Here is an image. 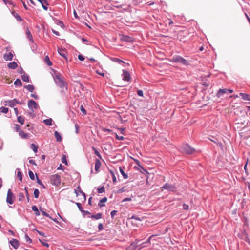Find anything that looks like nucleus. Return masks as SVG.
Masks as SVG:
<instances>
[{"instance_id":"45","label":"nucleus","mask_w":250,"mask_h":250,"mask_svg":"<svg viewBox=\"0 0 250 250\" xmlns=\"http://www.w3.org/2000/svg\"><path fill=\"white\" fill-rule=\"evenodd\" d=\"M110 174H111L112 178V181H113V183L114 184L116 183L117 179H116V177L115 176V173H114L113 172H112V171L110 170Z\"/></svg>"},{"instance_id":"16","label":"nucleus","mask_w":250,"mask_h":250,"mask_svg":"<svg viewBox=\"0 0 250 250\" xmlns=\"http://www.w3.org/2000/svg\"><path fill=\"white\" fill-rule=\"evenodd\" d=\"M26 35L27 38L32 42V44H34V41L33 39L32 35L30 32V31L29 30V29L27 28L26 31Z\"/></svg>"},{"instance_id":"44","label":"nucleus","mask_w":250,"mask_h":250,"mask_svg":"<svg viewBox=\"0 0 250 250\" xmlns=\"http://www.w3.org/2000/svg\"><path fill=\"white\" fill-rule=\"evenodd\" d=\"M0 111L1 113L6 114V113H8V108L7 107L2 106L0 108Z\"/></svg>"},{"instance_id":"37","label":"nucleus","mask_w":250,"mask_h":250,"mask_svg":"<svg viewBox=\"0 0 250 250\" xmlns=\"http://www.w3.org/2000/svg\"><path fill=\"white\" fill-rule=\"evenodd\" d=\"M14 84L15 85L17 86H22V83L20 79H17L15 81L14 83Z\"/></svg>"},{"instance_id":"12","label":"nucleus","mask_w":250,"mask_h":250,"mask_svg":"<svg viewBox=\"0 0 250 250\" xmlns=\"http://www.w3.org/2000/svg\"><path fill=\"white\" fill-rule=\"evenodd\" d=\"M13 54L11 52H10L8 53H5L3 55V58L6 61H11L13 59Z\"/></svg>"},{"instance_id":"14","label":"nucleus","mask_w":250,"mask_h":250,"mask_svg":"<svg viewBox=\"0 0 250 250\" xmlns=\"http://www.w3.org/2000/svg\"><path fill=\"white\" fill-rule=\"evenodd\" d=\"M122 40L124 41H125L129 42H134V38L132 37H130L127 35L123 36Z\"/></svg>"},{"instance_id":"39","label":"nucleus","mask_w":250,"mask_h":250,"mask_svg":"<svg viewBox=\"0 0 250 250\" xmlns=\"http://www.w3.org/2000/svg\"><path fill=\"white\" fill-rule=\"evenodd\" d=\"M44 61H45V62L46 63V64L48 66H51L52 65V63L50 61V60L49 59V58L48 57V56H45V59H44Z\"/></svg>"},{"instance_id":"13","label":"nucleus","mask_w":250,"mask_h":250,"mask_svg":"<svg viewBox=\"0 0 250 250\" xmlns=\"http://www.w3.org/2000/svg\"><path fill=\"white\" fill-rule=\"evenodd\" d=\"M10 243L14 249H18L19 247V242L17 239H12Z\"/></svg>"},{"instance_id":"19","label":"nucleus","mask_w":250,"mask_h":250,"mask_svg":"<svg viewBox=\"0 0 250 250\" xmlns=\"http://www.w3.org/2000/svg\"><path fill=\"white\" fill-rule=\"evenodd\" d=\"M19 134L22 139H27L29 136V134L26 133L22 130H20Z\"/></svg>"},{"instance_id":"11","label":"nucleus","mask_w":250,"mask_h":250,"mask_svg":"<svg viewBox=\"0 0 250 250\" xmlns=\"http://www.w3.org/2000/svg\"><path fill=\"white\" fill-rule=\"evenodd\" d=\"M122 79L124 81L128 82L130 80V76L129 73L125 70H123Z\"/></svg>"},{"instance_id":"15","label":"nucleus","mask_w":250,"mask_h":250,"mask_svg":"<svg viewBox=\"0 0 250 250\" xmlns=\"http://www.w3.org/2000/svg\"><path fill=\"white\" fill-rule=\"evenodd\" d=\"M58 53L62 57L64 58L66 60H67L66 54L67 51L65 49H58Z\"/></svg>"},{"instance_id":"18","label":"nucleus","mask_w":250,"mask_h":250,"mask_svg":"<svg viewBox=\"0 0 250 250\" xmlns=\"http://www.w3.org/2000/svg\"><path fill=\"white\" fill-rule=\"evenodd\" d=\"M110 61H112L114 63H117L118 64L125 63V62L115 57H110Z\"/></svg>"},{"instance_id":"38","label":"nucleus","mask_w":250,"mask_h":250,"mask_svg":"<svg viewBox=\"0 0 250 250\" xmlns=\"http://www.w3.org/2000/svg\"><path fill=\"white\" fill-rule=\"evenodd\" d=\"M75 192L77 196L79 195V193H81L83 196L84 200H86L85 194L81 189H80L79 192L76 190H75Z\"/></svg>"},{"instance_id":"27","label":"nucleus","mask_w":250,"mask_h":250,"mask_svg":"<svg viewBox=\"0 0 250 250\" xmlns=\"http://www.w3.org/2000/svg\"><path fill=\"white\" fill-rule=\"evenodd\" d=\"M9 106L11 107H14L16 104H19L20 103L16 99H13L12 101H10L9 102Z\"/></svg>"},{"instance_id":"64","label":"nucleus","mask_w":250,"mask_h":250,"mask_svg":"<svg viewBox=\"0 0 250 250\" xmlns=\"http://www.w3.org/2000/svg\"><path fill=\"white\" fill-rule=\"evenodd\" d=\"M78 59L81 61H83L84 60V57L82 55H78Z\"/></svg>"},{"instance_id":"58","label":"nucleus","mask_w":250,"mask_h":250,"mask_svg":"<svg viewBox=\"0 0 250 250\" xmlns=\"http://www.w3.org/2000/svg\"><path fill=\"white\" fill-rule=\"evenodd\" d=\"M57 24L60 26L61 27L63 28L64 27V25L63 22L62 21H58Z\"/></svg>"},{"instance_id":"17","label":"nucleus","mask_w":250,"mask_h":250,"mask_svg":"<svg viewBox=\"0 0 250 250\" xmlns=\"http://www.w3.org/2000/svg\"><path fill=\"white\" fill-rule=\"evenodd\" d=\"M227 93H228L227 89H220L216 93V96L219 98L222 96L224 94Z\"/></svg>"},{"instance_id":"36","label":"nucleus","mask_w":250,"mask_h":250,"mask_svg":"<svg viewBox=\"0 0 250 250\" xmlns=\"http://www.w3.org/2000/svg\"><path fill=\"white\" fill-rule=\"evenodd\" d=\"M30 148H31V149H32L33 150V151L35 153H36L38 151V146L34 144H32L30 145Z\"/></svg>"},{"instance_id":"47","label":"nucleus","mask_w":250,"mask_h":250,"mask_svg":"<svg viewBox=\"0 0 250 250\" xmlns=\"http://www.w3.org/2000/svg\"><path fill=\"white\" fill-rule=\"evenodd\" d=\"M40 194L39 190L38 189H35L34 191V195L35 198H38L39 197Z\"/></svg>"},{"instance_id":"34","label":"nucleus","mask_w":250,"mask_h":250,"mask_svg":"<svg viewBox=\"0 0 250 250\" xmlns=\"http://www.w3.org/2000/svg\"><path fill=\"white\" fill-rule=\"evenodd\" d=\"M101 217H102V214L100 213H97L96 214H95V215H92L91 216V218L95 219L96 220H98V219L101 218Z\"/></svg>"},{"instance_id":"62","label":"nucleus","mask_w":250,"mask_h":250,"mask_svg":"<svg viewBox=\"0 0 250 250\" xmlns=\"http://www.w3.org/2000/svg\"><path fill=\"white\" fill-rule=\"evenodd\" d=\"M137 94L141 97L143 96V92L142 90H137Z\"/></svg>"},{"instance_id":"9","label":"nucleus","mask_w":250,"mask_h":250,"mask_svg":"<svg viewBox=\"0 0 250 250\" xmlns=\"http://www.w3.org/2000/svg\"><path fill=\"white\" fill-rule=\"evenodd\" d=\"M28 106L30 109H31L33 111V109H37L38 107V105L36 102L33 100H30L28 102Z\"/></svg>"},{"instance_id":"3","label":"nucleus","mask_w":250,"mask_h":250,"mask_svg":"<svg viewBox=\"0 0 250 250\" xmlns=\"http://www.w3.org/2000/svg\"><path fill=\"white\" fill-rule=\"evenodd\" d=\"M181 148L183 152L187 154H191L195 151V149L187 144H183Z\"/></svg>"},{"instance_id":"60","label":"nucleus","mask_w":250,"mask_h":250,"mask_svg":"<svg viewBox=\"0 0 250 250\" xmlns=\"http://www.w3.org/2000/svg\"><path fill=\"white\" fill-rule=\"evenodd\" d=\"M81 111L85 115L86 114V111L85 109L84 108L83 106L82 105L80 108Z\"/></svg>"},{"instance_id":"4","label":"nucleus","mask_w":250,"mask_h":250,"mask_svg":"<svg viewBox=\"0 0 250 250\" xmlns=\"http://www.w3.org/2000/svg\"><path fill=\"white\" fill-rule=\"evenodd\" d=\"M161 188L167 190L169 192H175L176 191V187L174 184L165 183Z\"/></svg>"},{"instance_id":"24","label":"nucleus","mask_w":250,"mask_h":250,"mask_svg":"<svg viewBox=\"0 0 250 250\" xmlns=\"http://www.w3.org/2000/svg\"><path fill=\"white\" fill-rule=\"evenodd\" d=\"M239 95L240 96H241L242 98L244 100L250 101V99H249V98L250 97V95H249L248 94H246V93H239Z\"/></svg>"},{"instance_id":"32","label":"nucleus","mask_w":250,"mask_h":250,"mask_svg":"<svg viewBox=\"0 0 250 250\" xmlns=\"http://www.w3.org/2000/svg\"><path fill=\"white\" fill-rule=\"evenodd\" d=\"M25 88H26L27 90H28L29 91L32 92L34 90V86L32 85H25L24 87Z\"/></svg>"},{"instance_id":"63","label":"nucleus","mask_w":250,"mask_h":250,"mask_svg":"<svg viewBox=\"0 0 250 250\" xmlns=\"http://www.w3.org/2000/svg\"><path fill=\"white\" fill-rule=\"evenodd\" d=\"M131 200H132V199L131 197L125 198L124 199H123L122 202H125L126 201H131Z\"/></svg>"},{"instance_id":"49","label":"nucleus","mask_w":250,"mask_h":250,"mask_svg":"<svg viewBox=\"0 0 250 250\" xmlns=\"http://www.w3.org/2000/svg\"><path fill=\"white\" fill-rule=\"evenodd\" d=\"M28 174H29V176L31 180H34L35 179V176H34V174L33 172L31 170H29Z\"/></svg>"},{"instance_id":"31","label":"nucleus","mask_w":250,"mask_h":250,"mask_svg":"<svg viewBox=\"0 0 250 250\" xmlns=\"http://www.w3.org/2000/svg\"><path fill=\"white\" fill-rule=\"evenodd\" d=\"M21 78L24 82H28L29 81V76L25 73L21 75Z\"/></svg>"},{"instance_id":"52","label":"nucleus","mask_w":250,"mask_h":250,"mask_svg":"<svg viewBox=\"0 0 250 250\" xmlns=\"http://www.w3.org/2000/svg\"><path fill=\"white\" fill-rule=\"evenodd\" d=\"M24 190H25V191L26 196V198H27V201L29 202V193L28 192L27 187H25Z\"/></svg>"},{"instance_id":"20","label":"nucleus","mask_w":250,"mask_h":250,"mask_svg":"<svg viewBox=\"0 0 250 250\" xmlns=\"http://www.w3.org/2000/svg\"><path fill=\"white\" fill-rule=\"evenodd\" d=\"M7 67L9 69H15L18 67V64L15 62H12L8 64Z\"/></svg>"},{"instance_id":"54","label":"nucleus","mask_w":250,"mask_h":250,"mask_svg":"<svg viewBox=\"0 0 250 250\" xmlns=\"http://www.w3.org/2000/svg\"><path fill=\"white\" fill-rule=\"evenodd\" d=\"M40 210H41V213L42 215L50 218V215L47 213H46L45 211L42 210L41 209H40Z\"/></svg>"},{"instance_id":"2","label":"nucleus","mask_w":250,"mask_h":250,"mask_svg":"<svg viewBox=\"0 0 250 250\" xmlns=\"http://www.w3.org/2000/svg\"><path fill=\"white\" fill-rule=\"evenodd\" d=\"M169 61L172 62L179 63L186 66L189 65V63L187 60L179 55L174 56L169 60Z\"/></svg>"},{"instance_id":"46","label":"nucleus","mask_w":250,"mask_h":250,"mask_svg":"<svg viewBox=\"0 0 250 250\" xmlns=\"http://www.w3.org/2000/svg\"><path fill=\"white\" fill-rule=\"evenodd\" d=\"M97 190L99 193H102L105 191V188L104 186H102L98 188Z\"/></svg>"},{"instance_id":"5","label":"nucleus","mask_w":250,"mask_h":250,"mask_svg":"<svg viewBox=\"0 0 250 250\" xmlns=\"http://www.w3.org/2000/svg\"><path fill=\"white\" fill-rule=\"evenodd\" d=\"M51 183L56 186L60 185L61 183L60 176L57 174H54L50 177Z\"/></svg>"},{"instance_id":"8","label":"nucleus","mask_w":250,"mask_h":250,"mask_svg":"<svg viewBox=\"0 0 250 250\" xmlns=\"http://www.w3.org/2000/svg\"><path fill=\"white\" fill-rule=\"evenodd\" d=\"M13 193L12 192L11 190L9 189L7 191V197H6V202L9 204H13L14 203V201L13 200Z\"/></svg>"},{"instance_id":"42","label":"nucleus","mask_w":250,"mask_h":250,"mask_svg":"<svg viewBox=\"0 0 250 250\" xmlns=\"http://www.w3.org/2000/svg\"><path fill=\"white\" fill-rule=\"evenodd\" d=\"M112 134L114 135L116 139L119 140H123L124 139V137L123 136H119L116 133L112 132Z\"/></svg>"},{"instance_id":"43","label":"nucleus","mask_w":250,"mask_h":250,"mask_svg":"<svg viewBox=\"0 0 250 250\" xmlns=\"http://www.w3.org/2000/svg\"><path fill=\"white\" fill-rule=\"evenodd\" d=\"M18 197H19V200L20 201H23L25 199L24 195L23 193H21V192L19 193L18 194Z\"/></svg>"},{"instance_id":"40","label":"nucleus","mask_w":250,"mask_h":250,"mask_svg":"<svg viewBox=\"0 0 250 250\" xmlns=\"http://www.w3.org/2000/svg\"><path fill=\"white\" fill-rule=\"evenodd\" d=\"M32 209L35 212V214L36 216L40 215V212L38 210L37 207L35 205L32 207Z\"/></svg>"},{"instance_id":"61","label":"nucleus","mask_w":250,"mask_h":250,"mask_svg":"<svg viewBox=\"0 0 250 250\" xmlns=\"http://www.w3.org/2000/svg\"><path fill=\"white\" fill-rule=\"evenodd\" d=\"M93 149L94 150V152H95V154L98 157H99L100 158H101V155H100V154L99 153V152L98 151V150L97 149H96L95 148H93Z\"/></svg>"},{"instance_id":"21","label":"nucleus","mask_w":250,"mask_h":250,"mask_svg":"<svg viewBox=\"0 0 250 250\" xmlns=\"http://www.w3.org/2000/svg\"><path fill=\"white\" fill-rule=\"evenodd\" d=\"M41 1L42 2L40 3H41L42 8H43V9L45 10H47V9H48L47 5H49L48 2V0H42Z\"/></svg>"},{"instance_id":"10","label":"nucleus","mask_w":250,"mask_h":250,"mask_svg":"<svg viewBox=\"0 0 250 250\" xmlns=\"http://www.w3.org/2000/svg\"><path fill=\"white\" fill-rule=\"evenodd\" d=\"M110 117H116L117 118V120H115L116 121H118L121 123L122 122V119L119 112L115 111H110Z\"/></svg>"},{"instance_id":"30","label":"nucleus","mask_w":250,"mask_h":250,"mask_svg":"<svg viewBox=\"0 0 250 250\" xmlns=\"http://www.w3.org/2000/svg\"><path fill=\"white\" fill-rule=\"evenodd\" d=\"M243 239L246 242L248 243V244L250 245V239L249 237L248 234L247 233H246L245 232V231H244V238H243Z\"/></svg>"},{"instance_id":"28","label":"nucleus","mask_w":250,"mask_h":250,"mask_svg":"<svg viewBox=\"0 0 250 250\" xmlns=\"http://www.w3.org/2000/svg\"><path fill=\"white\" fill-rule=\"evenodd\" d=\"M25 118L23 116H19L17 118L18 122L21 125H23L24 123Z\"/></svg>"},{"instance_id":"57","label":"nucleus","mask_w":250,"mask_h":250,"mask_svg":"<svg viewBox=\"0 0 250 250\" xmlns=\"http://www.w3.org/2000/svg\"><path fill=\"white\" fill-rule=\"evenodd\" d=\"M25 238L26 239V241L27 242H28L29 243H32V240L29 238V237L27 234L25 235Z\"/></svg>"},{"instance_id":"35","label":"nucleus","mask_w":250,"mask_h":250,"mask_svg":"<svg viewBox=\"0 0 250 250\" xmlns=\"http://www.w3.org/2000/svg\"><path fill=\"white\" fill-rule=\"evenodd\" d=\"M40 242L42 243V244L45 247H48L49 244L46 242L47 240L44 239H39Z\"/></svg>"},{"instance_id":"51","label":"nucleus","mask_w":250,"mask_h":250,"mask_svg":"<svg viewBox=\"0 0 250 250\" xmlns=\"http://www.w3.org/2000/svg\"><path fill=\"white\" fill-rule=\"evenodd\" d=\"M129 219H134V220H138V221H142V219L138 216H136V215H132L130 218Z\"/></svg>"},{"instance_id":"48","label":"nucleus","mask_w":250,"mask_h":250,"mask_svg":"<svg viewBox=\"0 0 250 250\" xmlns=\"http://www.w3.org/2000/svg\"><path fill=\"white\" fill-rule=\"evenodd\" d=\"M62 162L66 165H68L67 161L66 160V156L65 155H63L62 158Z\"/></svg>"},{"instance_id":"22","label":"nucleus","mask_w":250,"mask_h":250,"mask_svg":"<svg viewBox=\"0 0 250 250\" xmlns=\"http://www.w3.org/2000/svg\"><path fill=\"white\" fill-rule=\"evenodd\" d=\"M124 169H125V167H119V170H120L121 174H122V175L123 176V178L125 179H126L128 177V176L127 174L125 173V172L124 171Z\"/></svg>"},{"instance_id":"1","label":"nucleus","mask_w":250,"mask_h":250,"mask_svg":"<svg viewBox=\"0 0 250 250\" xmlns=\"http://www.w3.org/2000/svg\"><path fill=\"white\" fill-rule=\"evenodd\" d=\"M54 81L56 84L62 90V92L64 89L66 90L68 89V85L67 83L63 80V77L61 74L57 71H54V74L52 75Z\"/></svg>"},{"instance_id":"50","label":"nucleus","mask_w":250,"mask_h":250,"mask_svg":"<svg viewBox=\"0 0 250 250\" xmlns=\"http://www.w3.org/2000/svg\"><path fill=\"white\" fill-rule=\"evenodd\" d=\"M126 191V190L125 189V187H124L118 189L117 191H115V192L116 193H122V192H124Z\"/></svg>"},{"instance_id":"6","label":"nucleus","mask_w":250,"mask_h":250,"mask_svg":"<svg viewBox=\"0 0 250 250\" xmlns=\"http://www.w3.org/2000/svg\"><path fill=\"white\" fill-rule=\"evenodd\" d=\"M153 237V236H150L146 241L145 242H142L141 243L140 242H138L137 243V250H141L142 249L147 246V244H150V240H151V238Z\"/></svg>"},{"instance_id":"53","label":"nucleus","mask_w":250,"mask_h":250,"mask_svg":"<svg viewBox=\"0 0 250 250\" xmlns=\"http://www.w3.org/2000/svg\"><path fill=\"white\" fill-rule=\"evenodd\" d=\"M76 205H77V206L78 207L79 209L80 210V211L81 212H82V211H83V208L82 207V205H81V204L80 203H78V202H77V203H75Z\"/></svg>"},{"instance_id":"25","label":"nucleus","mask_w":250,"mask_h":250,"mask_svg":"<svg viewBox=\"0 0 250 250\" xmlns=\"http://www.w3.org/2000/svg\"><path fill=\"white\" fill-rule=\"evenodd\" d=\"M107 198L106 197H104V198H102V199H101L100 200V201L98 203V206L100 207L104 206V203L106 202L107 201Z\"/></svg>"},{"instance_id":"26","label":"nucleus","mask_w":250,"mask_h":250,"mask_svg":"<svg viewBox=\"0 0 250 250\" xmlns=\"http://www.w3.org/2000/svg\"><path fill=\"white\" fill-rule=\"evenodd\" d=\"M101 162L98 159H96V163L95 164V169L96 171H98L101 167Z\"/></svg>"},{"instance_id":"7","label":"nucleus","mask_w":250,"mask_h":250,"mask_svg":"<svg viewBox=\"0 0 250 250\" xmlns=\"http://www.w3.org/2000/svg\"><path fill=\"white\" fill-rule=\"evenodd\" d=\"M141 240L136 239L135 241L132 242L129 246L126 248V250H137V243L140 242Z\"/></svg>"},{"instance_id":"23","label":"nucleus","mask_w":250,"mask_h":250,"mask_svg":"<svg viewBox=\"0 0 250 250\" xmlns=\"http://www.w3.org/2000/svg\"><path fill=\"white\" fill-rule=\"evenodd\" d=\"M54 136H55L57 142H60L62 141V138L61 136L60 133H59L58 131H55Z\"/></svg>"},{"instance_id":"29","label":"nucleus","mask_w":250,"mask_h":250,"mask_svg":"<svg viewBox=\"0 0 250 250\" xmlns=\"http://www.w3.org/2000/svg\"><path fill=\"white\" fill-rule=\"evenodd\" d=\"M43 122L47 125L51 126L52 125V120L51 118L45 119Z\"/></svg>"},{"instance_id":"55","label":"nucleus","mask_w":250,"mask_h":250,"mask_svg":"<svg viewBox=\"0 0 250 250\" xmlns=\"http://www.w3.org/2000/svg\"><path fill=\"white\" fill-rule=\"evenodd\" d=\"M14 128L16 131L19 132V131L21 130H20V129H21L20 126L18 124L14 125Z\"/></svg>"},{"instance_id":"33","label":"nucleus","mask_w":250,"mask_h":250,"mask_svg":"<svg viewBox=\"0 0 250 250\" xmlns=\"http://www.w3.org/2000/svg\"><path fill=\"white\" fill-rule=\"evenodd\" d=\"M17 170H18V172H17V177H18L19 180L21 181V182H22V174L21 173V172L20 171V169L19 168H17L16 169Z\"/></svg>"},{"instance_id":"56","label":"nucleus","mask_w":250,"mask_h":250,"mask_svg":"<svg viewBox=\"0 0 250 250\" xmlns=\"http://www.w3.org/2000/svg\"><path fill=\"white\" fill-rule=\"evenodd\" d=\"M14 16L18 21H21L22 19L18 14H16V15H14Z\"/></svg>"},{"instance_id":"59","label":"nucleus","mask_w":250,"mask_h":250,"mask_svg":"<svg viewBox=\"0 0 250 250\" xmlns=\"http://www.w3.org/2000/svg\"><path fill=\"white\" fill-rule=\"evenodd\" d=\"M183 208L184 210H188L189 209V206L186 204H183Z\"/></svg>"},{"instance_id":"41","label":"nucleus","mask_w":250,"mask_h":250,"mask_svg":"<svg viewBox=\"0 0 250 250\" xmlns=\"http://www.w3.org/2000/svg\"><path fill=\"white\" fill-rule=\"evenodd\" d=\"M36 177H37V182L38 184H39L40 185H41L43 188H45V187L44 185V184L42 183V182L41 181V180L39 178L37 174H36Z\"/></svg>"}]
</instances>
